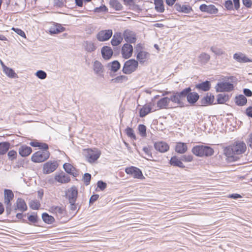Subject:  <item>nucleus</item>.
Segmentation results:
<instances>
[{
	"instance_id": "f257e3e1",
	"label": "nucleus",
	"mask_w": 252,
	"mask_h": 252,
	"mask_svg": "<svg viewBox=\"0 0 252 252\" xmlns=\"http://www.w3.org/2000/svg\"><path fill=\"white\" fill-rule=\"evenodd\" d=\"M176 96L174 97V100L178 102V106L180 107L185 106L184 101L186 98L190 105H194L199 99V95L196 92H192L190 87L184 89L181 92L176 91Z\"/></svg>"
},
{
	"instance_id": "f03ea898",
	"label": "nucleus",
	"mask_w": 252,
	"mask_h": 252,
	"mask_svg": "<svg viewBox=\"0 0 252 252\" xmlns=\"http://www.w3.org/2000/svg\"><path fill=\"white\" fill-rule=\"evenodd\" d=\"M246 145L244 142H235L234 143L224 150V153L230 161H236L239 158V155L245 153Z\"/></svg>"
},
{
	"instance_id": "7ed1b4c3",
	"label": "nucleus",
	"mask_w": 252,
	"mask_h": 252,
	"mask_svg": "<svg viewBox=\"0 0 252 252\" xmlns=\"http://www.w3.org/2000/svg\"><path fill=\"white\" fill-rule=\"evenodd\" d=\"M191 152L199 157L211 156L214 152L211 147L204 145H196L192 148Z\"/></svg>"
},
{
	"instance_id": "20e7f679",
	"label": "nucleus",
	"mask_w": 252,
	"mask_h": 252,
	"mask_svg": "<svg viewBox=\"0 0 252 252\" xmlns=\"http://www.w3.org/2000/svg\"><path fill=\"white\" fill-rule=\"evenodd\" d=\"M171 94V95L170 96V97H163L158 101L157 107H158L159 109L166 108L168 106L170 101H172V102L178 105V102L173 99L174 97L176 96L177 95L176 91H173L172 93L169 92H166L165 93L166 94Z\"/></svg>"
},
{
	"instance_id": "39448f33",
	"label": "nucleus",
	"mask_w": 252,
	"mask_h": 252,
	"mask_svg": "<svg viewBox=\"0 0 252 252\" xmlns=\"http://www.w3.org/2000/svg\"><path fill=\"white\" fill-rule=\"evenodd\" d=\"M138 66V63L136 60L130 59L125 63L122 71L125 74H130L136 70Z\"/></svg>"
},
{
	"instance_id": "423d86ee",
	"label": "nucleus",
	"mask_w": 252,
	"mask_h": 252,
	"mask_svg": "<svg viewBox=\"0 0 252 252\" xmlns=\"http://www.w3.org/2000/svg\"><path fill=\"white\" fill-rule=\"evenodd\" d=\"M84 155L89 162L93 163L99 158L101 152L97 149H88L84 150Z\"/></svg>"
},
{
	"instance_id": "0eeeda50",
	"label": "nucleus",
	"mask_w": 252,
	"mask_h": 252,
	"mask_svg": "<svg viewBox=\"0 0 252 252\" xmlns=\"http://www.w3.org/2000/svg\"><path fill=\"white\" fill-rule=\"evenodd\" d=\"M50 156V153L48 151L39 150L34 153L31 160L35 163L42 162L47 160Z\"/></svg>"
},
{
	"instance_id": "6e6552de",
	"label": "nucleus",
	"mask_w": 252,
	"mask_h": 252,
	"mask_svg": "<svg viewBox=\"0 0 252 252\" xmlns=\"http://www.w3.org/2000/svg\"><path fill=\"white\" fill-rule=\"evenodd\" d=\"M234 85L229 82L218 83L216 86V90L217 92H229L234 90Z\"/></svg>"
},
{
	"instance_id": "1a4fd4ad",
	"label": "nucleus",
	"mask_w": 252,
	"mask_h": 252,
	"mask_svg": "<svg viewBox=\"0 0 252 252\" xmlns=\"http://www.w3.org/2000/svg\"><path fill=\"white\" fill-rule=\"evenodd\" d=\"M125 172L126 174L132 175L134 178L142 179L144 178L142 171L136 167H127L125 169Z\"/></svg>"
},
{
	"instance_id": "9d476101",
	"label": "nucleus",
	"mask_w": 252,
	"mask_h": 252,
	"mask_svg": "<svg viewBox=\"0 0 252 252\" xmlns=\"http://www.w3.org/2000/svg\"><path fill=\"white\" fill-rule=\"evenodd\" d=\"M112 30H105L100 31L96 34V38L99 41H105L108 40L112 36Z\"/></svg>"
},
{
	"instance_id": "9b49d317",
	"label": "nucleus",
	"mask_w": 252,
	"mask_h": 252,
	"mask_svg": "<svg viewBox=\"0 0 252 252\" xmlns=\"http://www.w3.org/2000/svg\"><path fill=\"white\" fill-rule=\"evenodd\" d=\"M65 195L68 199L69 203L76 202L78 196V189L77 187L74 186L71 187L68 189Z\"/></svg>"
},
{
	"instance_id": "f8f14e48",
	"label": "nucleus",
	"mask_w": 252,
	"mask_h": 252,
	"mask_svg": "<svg viewBox=\"0 0 252 252\" xmlns=\"http://www.w3.org/2000/svg\"><path fill=\"white\" fill-rule=\"evenodd\" d=\"M58 167L56 161H49L46 162L43 167V172L44 174H48L53 172Z\"/></svg>"
},
{
	"instance_id": "ddd939ff",
	"label": "nucleus",
	"mask_w": 252,
	"mask_h": 252,
	"mask_svg": "<svg viewBox=\"0 0 252 252\" xmlns=\"http://www.w3.org/2000/svg\"><path fill=\"white\" fill-rule=\"evenodd\" d=\"M174 9L178 12L185 14H189L193 10L192 7L190 5L181 4L179 2H176L175 4Z\"/></svg>"
},
{
	"instance_id": "4468645a",
	"label": "nucleus",
	"mask_w": 252,
	"mask_h": 252,
	"mask_svg": "<svg viewBox=\"0 0 252 252\" xmlns=\"http://www.w3.org/2000/svg\"><path fill=\"white\" fill-rule=\"evenodd\" d=\"M215 97L211 93H208L205 96L202 97L199 101V105L201 106H205L210 105L213 104Z\"/></svg>"
},
{
	"instance_id": "2eb2a0df",
	"label": "nucleus",
	"mask_w": 252,
	"mask_h": 252,
	"mask_svg": "<svg viewBox=\"0 0 252 252\" xmlns=\"http://www.w3.org/2000/svg\"><path fill=\"white\" fill-rule=\"evenodd\" d=\"M133 47L128 43H125L122 48V54L123 57L126 59L131 57L133 53Z\"/></svg>"
},
{
	"instance_id": "dca6fc26",
	"label": "nucleus",
	"mask_w": 252,
	"mask_h": 252,
	"mask_svg": "<svg viewBox=\"0 0 252 252\" xmlns=\"http://www.w3.org/2000/svg\"><path fill=\"white\" fill-rule=\"evenodd\" d=\"M199 9L201 12H206L210 14H216L218 12V8L213 4L208 5L202 4L200 5Z\"/></svg>"
},
{
	"instance_id": "f3484780",
	"label": "nucleus",
	"mask_w": 252,
	"mask_h": 252,
	"mask_svg": "<svg viewBox=\"0 0 252 252\" xmlns=\"http://www.w3.org/2000/svg\"><path fill=\"white\" fill-rule=\"evenodd\" d=\"M123 36L127 43H134L136 41V36L134 32L128 30L124 31Z\"/></svg>"
},
{
	"instance_id": "a211bd4d",
	"label": "nucleus",
	"mask_w": 252,
	"mask_h": 252,
	"mask_svg": "<svg viewBox=\"0 0 252 252\" xmlns=\"http://www.w3.org/2000/svg\"><path fill=\"white\" fill-rule=\"evenodd\" d=\"M154 146L157 151L161 153L166 152L169 149L168 144L163 141L156 142L154 144Z\"/></svg>"
},
{
	"instance_id": "6ab92c4d",
	"label": "nucleus",
	"mask_w": 252,
	"mask_h": 252,
	"mask_svg": "<svg viewBox=\"0 0 252 252\" xmlns=\"http://www.w3.org/2000/svg\"><path fill=\"white\" fill-rule=\"evenodd\" d=\"M28 207L27 204L24 199L18 198L16 202V206L14 207V210L15 212L17 210H19L22 212L27 211Z\"/></svg>"
},
{
	"instance_id": "aec40b11",
	"label": "nucleus",
	"mask_w": 252,
	"mask_h": 252,
	"mask_svg": "<svg viewBox=\"0 0 252 252\" xmlns=\"http://www.w3.org/2000/svg\"><path fill=\"white\" fill-rule=\"evenodd\" d=\"M101 53L103 58L105 60H109L112 56L113 52L109 46H103L101 49Z\"/></svg>"
},
{
	"instance_id": "412c9836",
	"label": "nucleus",
	"mask_w": 252,
	"mask_h": 252,
	"mask_svg": "<svg viewBox=\"0 0 252 252\" xmlns=\"http://www.w3.org/2000/svg\"><path fill=\"white\" fill-rule=\"evenodd\" d=\"M169 163L171 165L173 166L178 167L181 168H185V166L182 162L181 158L177 156H175L172 157L169 160Z\"/></svg>"
},
{
	"instance_id": "4be33fe9",
	"label": "nucleus",
	"mask_w": 252,
	"mask_h": 252,
	"mask_svg": "<svg viewBox=\"0 0 252 252\" xmlns=\"http://www.w3.org/2000/svg\"><path fill=\"white\" fill-rule=\"evenodd\" d=\"M55 180L62 184H65L70 182V179L69 176L63 172H62L55 176Z\"/></svg>"
},
{
	"instance_id": "5701e85b",
	"label": "nucleus",
	"mask_w": 252,
	"mask_h": 252,
	"mask_svg": "<svg viewBox=\"0 0 252 252\" xmlns=\"http://www.w3.org/2000/svg\"><path fill=\"white\" fill-rule=\"evenodd\" d=\"M32 152V148L26 145H22L19 148V154L22 157L28 156Z\"/></svg>"
},
{
	"instance_id": "b1692460",
	"label": "nucleus",
	"mask_w": 252,
	"mask_h": 252,
	"mask_svg": "<svg viewBox=\"0 0 252 252\" xmlns=\"http://www.w3.org/2000/svg\"><path fill=\"white\" fill-rule=\"evenodd\" d=\"M50 211L52 213L56 214L58 218H61L64 215L65 213L64 209L57 206H53L50 207Z\"/></svg>"
},
{
	"instance_id": "393cba45",
	"label": "nucleus",
	"mask_w": 252,
	"mask_h": 252,
	"mask_svg": "<svg viewBox=\"0 0 252 252\" xmlns=\"http://www.w3.org/2000/svg\"><path fill=\"white\" fill-rule=\"evenodd\" d=\"M123 39L122 36V33L120 32H117L114 33L111 41V43L113 46H117L120 44Z\"/></svg>"
},
{
	"instance_id": "a878e982",
	"label": "nucleus",
	"mask_w": 252,
	"mask_h": 252,
	"mask_svg": "<svg viewBox=\"0 0 252 252\" xmlns=\"http://www.w3.org/2000/svg\"><path fill=\"white\" fill-rule=\"evenodd\" d=\"M93 69L94 73L99 76H101L104 68L102 63L98 61H95L93 64Z\"/></svg>"
},
{
	"instance_id": "bb28decb",
	"label": "nucleus",
	"mask_w": 252,
	"mask_h": 252,
	"mask_svg": "<svg viewBox=\"0 0 252 252\" xmlns=\"http://www.w3.org/2000/svg\"><path fill=\"white\" fill-rule=\"evenodd\" d=\"M211 82L209 81H205L204 82L198 83L195 85V88L199 91L207 92L210 89Z\"/></svg>"
},
{
	"instance_id": "cd10ccee",
	"label": "nucleus",
	"mask_w": 252,
	"mask_h": 252,
	"mask_svg": "<svg viewBox=\"0 0 252 252\" xmlns=\"http://www.w3.org/2000/svg\"><path fill=\"white\" fill-rule=\"evenodd\" d=\"M65 28L62 27L60 24H56L50 28L49 32L51 34H54L63 32L65 31Z\"/></svg>"
},
{
	"instance_id": "c85d7f7f",
	"label": "nucleus",
	"mask_w": 252,
	"mask_h": 252,
	"mask_svg": "<svg viewBox=\"0 0 252 252\" xmlns=\"http://www.w3.org/2000/svg\"><path fill=\"white\" fill-rule=\"evenodd\" d=\"M233 58L237 62L240 63L252 62V60L249 59L245 55L240 53H235L234 54Z\"/></svg>"
},
{
	"instance_id": "c756f323",
	"label": "nucleus",
	"mask_w": 252,
	"mask_h": 252,
	"mask_svg": "<svg viewBox=\"0 0 252 252\" xmlns=\"http://www.w3.org/2000/svg\"><path fill=\"white\" fill-rule=\"evenodd\" d=\"M175 150L177 153L183 154L187 151L188 147L185 143L178 142L176 145Z\"/></svg>"
},
{
	"instance_id": "7c9ffc66",
	"label": "nucleus",
	"mask_w": 252,
	"mask_h": 252,
	"mask_svg": "<svg viewBox=\"0 0 252 252\" xmlns=\"http://www.w3.org/2000/svg\"><path fill=\"white\" fill-rule=\"evenodd\" d=\"M235 102L239 106L245 105L247 103V99L245 95L239 94L235 97Z\"/></svg>"
},
{
	"instance_id": "2f4dec72",
	"label": "nucleus",
	"mask_w": 252,
	"mask_h": 252,
	"mask_svg": "<svg viewBox=\"0 0 252 252\" xmlns=\"http://www.w3.org/2000/svg\"><path fill=\"white\" fill-rule=\"evenodd\" d=\"M155 9L159 13L164 12L165 8L163 0H154Z\"/></svg>"
},
{
	"instance_id": "473e14b6",
	"label": "nucleus",
	"mask_w": 252,
	"mask_h": 252,
	"mask_svg": "<svg viewBox=\"0 0 252 252\" xmlns=\"http://www.w3.org/2000/svg\"><path fill=\"white\" fill-rule=\"evenodd\" d=\"M10 146L8 142H0V155L5 154L9 149Z\"/></svg>"
},
{
	"instance_id": "72a5a7b5",
	"label": "nucleus",
	"mask_w": 252,
	"mask_h": 252,
	"mask_svg": "<svg viewBox=\"0 0 252 252\" xmlns=\"http://www.w3.org/2000/svg\"><path fill=\"white\" fill-rule=\"evenodd\" d=\"M84 46L85 48V49L88 52H93L96 49V47L92 41H86L84 42Z\"/></svg>"
},
{
	"instance_id": "f704fd0d",
	"label": "nucleus",
	"mask_w": 252,
	"mask_h": 252,
	"mask_svg": "<svg viewBox=\"0 0 252 252\" xmlns=\"http://www.w3.org/2000/svg\"><path fill=\"white\" fill-rule=\"evenodd\" d=\"M42 219L44 222L49 224H52L55 221L54 218L47 213L42 214Z\"/></svg>"
},
{
	"instance_id": "c9c22d12",
	"label": "nucleus",
	"mask_w": 252,
	"mask_h": 252,
	"mask_svg": "<svg viewBox=\"0 0 252 252\" xmlns=\"http://www.w3.org/2000/svg\"><path fill=\"white\" fill-rule=\"evenodd\" d=\"M109 4L111 7L117 11L121 10L123 8L122 4L118 0H110Z\"/></svg>"
},
{
	"instance_id": "e433bc0d",
	"label": "nucleus",
	"mask_w": 252,
	"mask_h": 252,
	"mask_svg": "<svg viewBox=\"0 0 252 252\" xmlns=\"http://www.w3.org/2000/svg\"><path fill=\"white\" fill-rule=\"evenodd\" d=\"M148 55H149V54L148 52L140 51L136 56V58L140 63H143L145 62V59L147 58Z\"/></svg>"
},
{
	"instance_id": "4c0bfd02",
	"label": "nucleus",
	"mask_w": 252,
	"mask_h": 252,
	"mask_svg": "<svg viewBox=\"0 0 252 252\" xmlns=\"http://www.w3.org/2000/svg\"><path fill=\"white\" fill-rule=\"evenodd\" d=\"M4 193V202H11L14 198V193L10 189H5Z\"/></svg>"
},
{
	"instance_id": "58836bf2",
	"label": "nucleus",
	"mask_w": 252,
	"mask_h": 252,
	"mask_svg": "<svg viewBox=\"0 0 252 252\" xmlns=\"http://www.w3.org/2000/svg\"><path fill=\"white\" fill-rule=\"evenodd\" d=\"M3 72L10 78H15L18 77L17 75L15 73L14 70L8 67H5Z\"/></svg>"
},
{
	"instance_id": "ea45409f",
	"label": "nucleus",
	"mask_w": 252,
	"mask_h": 252,
	"mask_svg": "<svg viewBox=\"0 0 252 252\" xmlns=\"http://www.w3.org/2000/svg\"><path fill=\"white\" fill-rule=\"evenodd\" d=\"M108 65H110L111 70L114 72H117L121 67L120 63L117 60L114 61L112 63H109Z\"/></svg>"
},
{
	"instance_id": "a19ab883",
	"label": "nucleus",
	"mask_w": 252,
	"mask_h": 252,
	"mask_svg": "<svg viewBox=\"0 0 252 252\" xmlns=\"http://www.w3.org/2000/svg\"><path fill=\"white\" fill-rule=\"evenodd\" d=\"M152 108L150 106L143 107L140 109L139 111V116L141 118L145 117L147 114L151 112Z\"/></svg>"
},
{
	"instance_id": "79ce46f5",
	"label": "nucleus",
	"mask_w": 252,
	"mask_h": 252,
	"mask_svg": "<svg viewBox=\"0 0 252 252\" xmlns=\"http://www.w3.org/2000/svg\"><path fill=\"white\" fill-rule=\"evenodd\" d=\"M199 61L202 63L205 64L207 63L210 59V56L209 54L202 53L199 56Z\"/></svg>"
},
{
	"instance_id": "37998d69",
	"label": "nucleus",
	"mask_w": 252,
	"mask_h": 252,
	"mask_svg": "<svg viewBox=\"0 0 252 252\" xmlns=\"http://www.w3.org/2000/svg\"><path fill=\"white\" fill-rule=\"evenodd\" d=\"M128 80V77L126 75H120L111 80L112 82L116 83H122Z\"/></svg>"
},
{
	"instance_id": "c03bdc74",
	"label": "nucleus",
	"mask_w": 252,
	"mask_h": 252,
	"mask_svg": "<svg viewBox=\"0 0 252 252\" xmlns=\"http://www.w3.org/2000/svg\"><path fill=\"white\" fill-rule=\"evenodd\" d=\"M29 204L30 207L33 210H38L41 206L40 202L37 200H31Z\"/></svg>"
},
{
	"instance_id": "a18cd8bd",
	"label": "nucleus",
	"mask_w": 252,
	"mask_h": 252,
	"mask_svg": "<svg viewBox=\"0 0 252 252\" xmlns=\"http://www.w3.org/2000/svg\"><path fill=\"white\" fill-rule=\"evenodd\" d=\"M126 132L127 136L133 140H136V137L132 128L127 127L126 129Z\"/></svg>"
},
{
	"instance_id": "49530a36",
	"label": "nucleus",
	"mask_w": 252,
	"mask_h": 252,
	"mask_svg": "<svg viewBox=\"0 0 252 252\" xmlns=\"http://www.w3.org/2000/svg\"><path fill=\"white\" fill-rule=\"evenodd\" d=\"M152 148V147L151 146H148L147 147H144L143 148V151L144 152L145 154L148 157H149L150 158H147V159H149L150 160H153V159L151 158H153L152 154L151 152Z\"/></svg>"
},
{
	"instance_id": "de8ad7c7",
	"label": "nucleus",
	"mask_w": 252,
	"mask_h": 252,
	"mask_svg": "<svg viewBox=\"0 0 252 252\" xmlns=\"http://www.w3.org/2000/svg\"><path fill=\"white\" fill-rule=\"evenodd\" d=\"M138 129L139 134L142 137H146L147 135L146 133V126L142 124H140L138 126Z\"/></svg>"
},
{
	"instance_id": "09e8293b",
	"label": "nucleus",
	"mask_w": 252,
	"mask_h": 252,
	"mask_svg": "<svg viewBox=\"0 0 252 252\" xmlns=\"http://www.w3.org/2000/svg\"><path fill=\"white\" fill-rule=\"evenodd\" d=\"M227 100V98L225 94H219L217 95V103L223 104Z\"/></svg>"
},
{
	"instance_id": "8fccbe9b",
	"label": "nucleus",
	"mask_w": 252,
	"mask_h": 252,
	"mask_svg": "<svg viewBox=\"0 0 252 252\" xmlns=\"http://www.w3.org/2000/svg\"><path fill=\"white\" fill-rule=\"evenodd\" d=\"M63 168L66 172L70 174L72 171H74V167L70 163H65L63 165Z\"/></svg>"
},
{
	"instance_id": "3c124183",
	"label": "nucleus",
	"mask_w": 252,
	"mask_h": 252,
	"mask_svg": "<svg viewBox=\"0 0 252 252\" xmlns=\"http://www.w3.org/2000/svg\"><path fill=\"white\" fill-rule=\"evenodd\" d=\"M91 177V175L90 173H86L84 174L83 180L84 181V184L86 186H88L90 184Z\"/></svg>"
},
{
	"instance_id": "603ef678",
	"label": "nucleus",
	"mask_w": 252,
	"mask_h": 252,
	"mask_svg": "<svg viewBox=\"0 0 252 252\" xmlns=\"http://www.w3.org/2000/svg\"><path fill=\"white\" fill-rule=\"evenodd\" d=\"M7 156L9 160L12 161L16 158L17 154L15 151L12 150L8 152Z\"/></svg>"
},
{
	"instance_id": "864d4df0",
	"label": "nucleus",
	"mask_w": 252,
	"mask_h": 252,
	"mask_svg": "<svg viewBox=\"0 0 252 252\" xmlns=\"http://www.w3.org/2000/svg\"><path fill=\"white\" fill-rule=\"evenodd\" d=\"M36 76L40 79H44L47 77V74L46 73L42 70H38L35 73Z\"/></svg>"
},
{
	"instance_id": "5fc2aeb1",
	"label": "nucleus",
	"mask_w": 252,
	"mask_h": 252,
	"mask_svg": "<svg viewBox=\"0 0 252 252\" xmlns=\"http://www.w3.org/2000/svg\"><path fill=\"white\" fill-rule=\"evenodd\" d=\"M211 50L212 52L215 54L217 55H221L224 53V52L220 48H218L217 47H212L211 48Z\"/></svg>"
},
{
	"instance_id": "6e6d98bb",
	"label": "nucleus",
	"mask_w": 252,
	"mask_h": 252,
	"mask_svg": "<svg viewBox=\"0 0 252 252\" xmlns=\"http://www.w3.org/2000/svg\"><path fill=\"white\" fill-rule=\"evenodd\" d=\"M182 161L191 162L193 160V157L191 155H183L180 157Z\"/></svg>"
},
{
	"instance_id": "4d7b16f0",
	"label": "nucleus",
	"mask_w": 252,
	"mask_h": 252,
	"mask_svg": "<svg viewBox=\"0 0 252 252\" xmlns=\"http://www.w3.org/2000/svg\"><path fill=\"white\" fill-rule=\"evenodd\" d=\"M225 7L228 10H231L233 9V4L231 0H227L225 1L224 3Z\"/></svg>"
},
{
	"instance_id": "13d9d810",
	"label": "nucleus",
	"mask_w": 252,
	"mask_h": 252,
	"mask_svg": "<svg viewBox=\"0 0 252 252\" xmlns=\"http://www.w3.org/2000/svg\"><path fill=\"white\" fill-rule=\"evenodd\" d=\"M108 11V8L105 5H102L98 7H96L94 12L96 13H100L101 12H107Z\"/></svg>"
},
{
	"instance_id": "bf43d9fd",
	"label": "nucleus",
	"mask_w": 252,
	"mask_h": 252,
	"mask_svg": "<svg viewBox=\"0 0 252 252\" xmlns=\"http://www.w3.org/2000/svg\"><path fill=\"white\" fill-rule=\"evenodd\" d=\"M97 187L101 190H103L107 186V184L105 182L102 181H99L97 183Z\"/></svg>"
},
{
	"instance_id": "052dcab7",
	"label": "nucleus",
	"mask_w": 252,
	"mask_h": 252,
	"mask_svg": "<svg viewBox=\"0 0 252 252\" xmlns=\"http://www.w3.org/2000/svg\"><path fill=\"white\" fill-rule=\"evenodd\" d=\"M4 203L6 205V213L7 215H9L12 211L11 209V202H4Z\"/></svg>"
},
{
	"instance_id": "680f3d73",
	"label": "nucleus",
	"mask_w": 252,
	"mask_h": 252,
	"mask_svg": "<svg viewBox=\"0 0 252 252\" xmlns=\"http://www.w3.org/2000/svg\"><path fill=\"white\" fill-rule=\"evenodd\" d=\"M12 30L14 31L16 33L23 37H26V34L23 31L20 29L12 28Z\"/></svg>"
},
{
	"instance_id": "e2e57ef3",
	"label": "nucleus",
	"mask_w": 252,
	"mask_h": 252,
	"mask_svg": "<svg viewBox=\"0 0 252 252\" xmlns=\"http://www.w3.org/2000/svg\"><path fill=\"white\" fill-rule=\"evenodd\" d=\"M28 219L29 221L32 223H36L38 221V217L36 215H31L28 217Z\"/></svg>"
},
{
	"instance_id": "0e129e2a",
	"label": "nucleus",
	"mask_w": 252,
	"mask_h": 252,
	"mask_svg": "<svg viewBox=\"0 0 252 252\" xmlns=\"http://www.w3.org/2000/svg\"><path fill=\"white\" fill-rule=\"evenodd\" d=\"M99 197V195L97 194H95L92 195L90 199H89V204L90 205L93 204L95 201L97 200Z\"/></svg>"
},
{
	"instance_id": "69168bd1",
	"label": "nucleus",
	"mask_w": 252,
	"mask_h": 252,
	"mask_svg": "<svg viewBox=\"0 0 252 252\" xmlns=\"http://www.w3.org/2000/svg\"><path fill=\"white\" fill-rule=\"evenodd\" d=\"M243 4L247 8H251L252 6V0H242Z\"/></svg>"
},
{
	"instance_id": "338daca9",
	"label": "nucleus",
	"mask_w": 252,
	"mask_h": 252,
	"mask_svg": "<svg viewBox=\"0 0 252 252\" xmlns=\"http://www.w3.org/2000/svg\"><path fill=\"white\" fill-rule=\"evenodd\" d=\"M246 115L250 118H252V106H249L246 109Z\"/></svg>"
},
{
	"instance_id": "774afa93",
	"label": "nucleus",
	"mask_w": 252,
	"mask_h": 252,
	"mask_svg": "<svg viewBox=\"0 0 252 252\" xmlns=\"http://www.w3.org/2000/svg\"><path fill=\"white\" fill-rule=\"evenodd\" d=\"M247 143L248 146L252 149V133L249 135Z\"/></svg>"
}]
</instances>
